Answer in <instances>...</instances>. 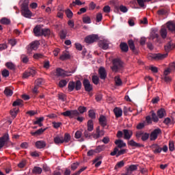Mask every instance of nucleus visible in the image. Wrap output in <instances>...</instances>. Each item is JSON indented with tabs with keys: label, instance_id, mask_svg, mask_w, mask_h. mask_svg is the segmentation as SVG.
I'll return each instance as SVG.
<instances>
[{
	"label": "nucleus",
	"instance_id": "09e8293b",
	"mask_svg": "<svg viewBox=\"0 0 175 175\" xmlns=\"http://www.w3.org/2000/svg\"><path fill=\"white\" fill-rule=\"evenodd\" d=\"M66 84H68V81L65 79H62L59 81L58 85L60 88H64V87H66Z\"/></svg>",
	"mask_w": 175,
	"mask_h": 175
},
{
	"label": "nucleus",
	"instance_id": "774afa93",
	"mask_svg": "<svg viewBox=\"0 0 175 175\" xmlns=\"http://www.w3.org/2000/svg\"><path fill=\"white\" fill-rule=\"evenodd\" d=\"M43 85V79H38L36 81V85L37 87H40V85Z\"/></svg>",
	"mask_w": 175,
	"mask_h": 175
},
{
	"label": "nucleus",
	"instance_id": "3c124183",
	"mask_svg": "<svg viewBox=\"0 0 175 175\" xmlns=\"http://www.w3.org/2000/svg\"><path fill=\"white\" fill-rule=\"evenodd\" d=\"M65 13L68 18H72V17H73V12L72 10H70V9L66 10Z\"/></svg>",
	"mask_w": 175,
	"mask_h": 175
},
{
	"label": "nucleus",
	"instance_id": "6ab92c4d",
	"mask_svg": "<svg viewBox=\"0 0 175 175\" xmlns=\"http://www.w3.org/2000/svg\"><path fill=\"white\" fill-rule=\"evenodd\" d=\"M53 142L56 146H59V144H63L64 143V137L57 135L53 138Z\"/></svg>",
	"mask_w": 175,
	"mask_h": 175
},
{
	"label": "nucleus",
	"instance_id": "864d4df0",
	"mask_svg": "<svg viewBox=\"0 0 175 175\" xmlns=\"http://www.w3.org/2000/svg\"><path fill=\"white\" fill-rule=\"evenodd\" d=\"M92 82L94 83V84H95L96 85H98V84H99V77L98 76H96V75L92 76Z\"/></svg>",
	"mask_w": 175,
	"mask_h": 175
},
{
	"label": "nucleus",
	"instance_id": "a19ab883",
	"mask_svg": "<svg viewBox=\"0 0 175 175\" xmlns=\"http://www.w3.org/2000/svg\"><path fill=\"white\" fill-rule=\"evenodd\" d=\"M124 165H125V162H124V161H120V162H118L117 164L115 165V170H118V169L124 167Z\"/></svg>",
	"mask_w": 175,
	"mask_h": 175
},
{
	"label": "nucleus",
	"instance_id": "a211bd4d",
	"mask_svg": "<svg viewBox=\"0 0 175 175\" xmlns=\"http://www.w3.org/2000/svg\"><path fill=\"white\" fill-rule=\"evenodd\" d=\"M99 124L103 126V128H105L106 125H107V118H106V116L101 115L100 116V118H98Z\"/></svg>",
	"mask_w": 175,
	"mask_h": 175
},
{
	"label": "nucleus",
	"instance_id": "f704fd0d",
	"mask_svg": "<svg viewBox=\"0 0 175 175\" xmlns=\"http://www.w3.org/2000/svg\"><path fill=\"white\" fill-rule=\"evenodd\" d=\"M12 106H14V107H16V106H24V101L21 99H16L12 103Z\"/></svg>",
	"mask_w": 175,
	"mask_h": 175
},
{
	"label": "nucleus",
	"instance_id": "338daca9",
	"mask_svg": "<svg viewBox=\"0 0 175 175\" xmlns=\"http://www.w3.org/2000/svg\"><path fill=\"white\" fill-rule=\"evenodd\" d=\"M162 79L167 83H169L170 81H172V78L169 76H163Z\"/></svg>",
	"mask_w": 175,
	"mask_h": 175
},
{
	"label": "nucleus",
	"instance_id": "b1692460",
	"mask_svg": "<svg viewBox=\"0 0 175 175\" xmlns=\"http://www.w3.org/2000/svg\"><path fill=\"white\" fill-rule=\"evenodd\" d=\"M115 144L118 146L117 148H122L123 147H126V144L124 142L122 139L116 140Z\"/></svg>",
	"mask_w": 175,
	"mask_h": 175
},
{
	"label": "nucleus",
	"instance_id": "8fccbe9b",
	"mask_svg": "<svg viewBox=\"0 0 175 175\" xmlns=\"http://www.w3.org/2000/svg\"><path fill=\"white\" fill-rule=\"evenodd\" d=\"M150 138V133H144L142 135V137H141V139L142 142H146V140H148Z\"/></svg>",
	"mask_w": 175,
	"mask_h": 175
},
{
	"label": "nucleus",
	"instance_id": "2eb2a0df",
	"mask_svg": "<svg viewBox=\"0 0 175 175\" xmlns=\"http://www.w3.org/2000/svg\"><path fill=\"white\" fill-rule=\"evenodd\" d=\"M151 148L154 154H161L162 152V148L157 144H154L151 146Z\"/></svg>",
	"mask_w": 175,
	"mask_h": 175
},
{
	"label": "nucleus",
	"instance_id": "412c9836",
	"mask_svg": "<svg viewBox=\"0 0 175 175\" xmlns=\"http://www.w3.org/2000/svg\"><path fill=\"white\" fill-rule=\"evenodd\" d=\"M157 14L158 16H166L167 14V9L166 8H162V6H160L159 8V10L157 12Z\"/></svg>",
	"mask_w": 175,
	"mask_h": 175
},
{
	"label": "nucleus",
	"instance_id": "37998d69",
	"mask_svg": "<svg viewBox=\"0 0 175 175\" xmlns=\"http://www.w3.org/2000/svg\"><path fill=\"white\" fill-rule=\"evenodd\" d=\"M70 58V55L68 53H63V54L60 56L59 59L61 61H65V59H69Z\"/></svg>",
	"mask_w": 175,
	"mask_h": 175
},
{
	"label": "nucleus",
	"instance_id": "f3484780",
	"mask_svg": "<svg viewBox=\"0 0 175 175\" xmlns=\"http://www.w3.org/2000/svg\"><path fill=\"white\" fill-rule=\"evenodd\" d=\"M128 145L131 146V147H135V148H141V147H144V145L142 144H139L133 139H131L128 142Z\"/></svg>",
	"mask_w": 175,
	"mask_h": 175
},
{
	"label": "nucleus",
	"instance_id": "7c9ffc66",
	"mask_svg": "<svg viewBox=\"0 0 175 175\" xmlns=\"http://www.w3.org/2000/svg\"><path fill=\"white\" fill-rule=\"evenodd\" d=\"M44 131H46V129H40L35 132H31V135L32 136H40V135H42Z\"/></svg>",
	"mask_w": 175,
	"mask_h": 175
},
{
	"label": "nucleus",
	"instance_id": "39448f33",
	"mask_svg": "<svg viewBox=\"0 0 175 175\" xmlns=\"http://www.w3.org/2000/svg\"><path fill=\"white\" fill-rule=\"evenodd\" d=\"M9 141V134L5 133L3 135V137H0V150L1 148H3V147H5V146L6 147H9V146H13V143L12 142H9V144H8V142Z\"/></svg>",
	"mask_w": 175,
	"mask_h": 175
},
{
	"label": "nucleus",
	"instance_id": "680f3d73",
	"mask_svg": "<svg viewBox=\"0 0 175 175\" xmlns=\"http://www.w3.org/2000/svg\"><path fill=\"white\" fill-rule=\"evenodd\" d=\"M163 122L165 125H172V119H170V118H166Z\"/></svg>",
	"mask_w": 175,
	"mask_h": 175
},
{
	"label": "nucleus",
	"instance_id": "c9c22d12",
	"mask_svg": "<svg viewBox=\"0 0 175 175\" xmlns=\"http://www.w3.org/2000/svg\"><path fill=\"white\" fill-rule=\"evenodd\" d=\"M100 159H102V156L98 157H96L94 161H93V163H96L95 164V167H99V166H100V165H102V161H100ZM97 162V163H96Z\"/></svg>",
	"mask_w": 175,
	"mask_h": 175
},
{
	"label": "nucleus",
	"instance_id": "2f4dec72",
	"mask_svg": "<svg viewBox=\"0 0 175 175\" xmlns=\"http://www.w3.org/2000/svg\"><path fill=\"white\" fill-rule=\"evenodd\" d=\"M88 131L89 132H92V131H94V121H92V120H90L88 121Z\"/></svg>",
	"mask_w": 175,
	"mask_h": 175
},
{
	"label": "nucleus",
	"instance_id": "69168bd1",
	"mask_svg": "<svg viewBox=\"0 0 175 175\" xmlns=\"http://www.w3.org/2000/svg\"><path fill=\"white\" fill-rule=\"evenodd\" d=\"M169 150L171 152L174 151V142L173 141H170L169 142Z\"/></svg>",
	"mask_w": 175,
	"mask_h": 175
},
{
	"label": "nucleus",
	"instance_id": "49530a36",
	"mask_svg": "<svg viewBox=\"0 0 175 175\" xmlns=\"http://www.w3.org/2000/svg\"><path fill=\"white\" fill-rule=\"evenodd\" d=\"M5 66L11 70H14V69H16V66L12 62H7Z\"/></svg>",
	"mask_w": 175,
	"mask_h": 175
},
{
	"label": "nucleus",
	"instance_id": "13d9d810",
	"mask_svg": "<svg viewBox=\"0 0 175 175\" xmlns=\"http://www.w3.org/2000/svg\"><path fill=\"white\" fill-rule=\"evenodd\" d=\"M21 59L22 62H23V64H27V62H28V61H29V59H28V56H27L25 55H21Z\"/></svg>",
	"mask_w": 175,
	"mask_h": 175
},
{
	"label": "nucleus",
	"instance_id": "0e129e2a",
	"mask_svg": "<svg viewBox=\"0 0 175 175\" xmlns=\"http://www.w3.org/2000/svg\"><path fill=\"white\" fill-rule=\"evenodd\" d=\"M78 111H79V113H80L81 114H83V113H85V111H87V107L80 106V107L78 108Z\"/></svg>",
	"mask_w": 175,
	"mask_h": 175
},
{
	"label": "nucleus",
	"instance_id": "20e7f679",
	"mask_svg": "<svg viewBox=\"0 0 175 175\" xmlns=\"http://www.w3.org/2000/svg\"><path fill=\"white\" fill-rule=\"evenodd\" d=\"M81 81L80 80H77L76 82L70 81L68 83V88L70 92L76 90V91H80L81 90Z\"/></svg>",
	"mask_w": 175,
	"mask_h": 175
},
{
	"label": "nucleus",
	"instance_id": "1a4fd4ad",
	"mask_svg": "<svg viewBox=\"0 0 175 175\" xmlns=\"http://www.w3.org/2000/svg\"><path fill=\"white\" fill-rule=\"evenodd\" d=\"M126 152V150L125 149H122L120 150H118V148L116 147L113 149V151L110 153V155L111 157H114L116 155L117 157H120V155H124Z\"/></svg>",
	"mask_w": 175,
	"mask_h": 175
},
{
	"label": "nucleus",
	"instance_id": "79ce46f5",
	"mask_svg": "<svg viewBox=\"0 0 175 175\" xmlns=\"http://www.w3.org/2000/svg\"><path fill=\"white\" fill-rule=\"evenodd\" d=\"M70 139V134L66 133L64 134V137H63V143H69Z\"/></svg>",
	"mask_w": 175,
	"mask_h": 175
},
{
	"label": "nucleus",
	"instance_id": "a878e982",
	"mask_svg": "<svg viewBox=\"0 0 175 175\" xmlns=\"http://www.w3.org/2000/svg\"><path fill=\"white\" fill-rule=\"evenodd\" d=\"M157 114L159 118H163V117H165L166 116V111L165 110V109L161 108L157 111Z\"/></svg>",
	"mask_w": 175,
	"mask_h": 175
},
{
	"label": "nucleus",
	"instance_id": "bf43d9fd",
	"mask_svg": "<svg viewBox=\"0 0 175 175\" xmlns=\"http://www.w3.org/2000/svg\"><path fill=\"white\" fill-rule=\"evenodd\" d=\"M88 113H89V117L90 118H92V120H95V118H96L95 111H94V110H90Z\"/></svg>",
	"mask_w": 175,
	"mask_h": 175
},
{
	"label": "nucleus",
	"instance_id": "603ef678",
	"mask_svg": "<svg viewBox=\"0 0 175 175\" xmlns=\"http://www.w3.org/2000/svg\"><path fill=\"white\" fill-rule=\"evenodd\" d=\"M26 165L27 161L25 160H22L19 163H18L17 166L19 167V169H24Z\"/></svg>",
	"mask_w": 175,
	"mask_h": 175
},
{
	"label": "nucleus",
	"instance_id": "de8ad7c7",
	"mask_svg": "<svg viewBox=\"0 0 175 175\" xmlns=\"http://www.w3.org/2000/svg\"><path fill=\"white\" fill-rule=\"evenodd\" d=\"M18 113V108L14 109L10 111V114H11L12 118H16V117H17Z\"/></svg>",
	"mask_w": 175,
	"mask_h": 175
},
{
	"label": "nucleus",
	"instance_id": "9b49d317",
	"mask_svg": "<svg viewBox=\"0 0 175 175\" xmlns=\"http://www.w3.org/2000/svg\"><path fill=\"white\" fill-rule=\"evenodd\" d=\"M96 40H98V36L95 34L90 35L85 38V43H88V44H91V43H94Z\"/></svg>",
	"mask_w": 175,
	"mask_h": 175
},
{
	"label": "nucleus",
	"instance_id": "6e6d98bb",
	"mask_svg": "<svg viewBox=\"0 0 175 175\" xmlns=\"http://www.w3.org/2000/svg\"><path fill=\"white\" fill-rule=\"evenodd\" d=\"M152 119L154 122H158L159 121L158 116L154 111H152Z\"/></svg>",
	"mask_w": 175,
	"mask_h": 175
},
{
	"label": "nucleus",
	"instance_id": "a18cd8bd",
	"mask_svg": "<svg viewBox=\"0 0 175 175\" xmlns=\"http://www.w3.org/2000/svg\"><path fill=\"white\" fill-rule=\"evenodd\" d=\"M4 94L6 96H12V95H13V90H10L9 88H6L4 90Z\"/></svg>",
	"mask_w": 175,
	"mask_h": 175
},
{
	"label": "nucleus",
	"instance_id": "bb28decb",
	"mask_svg": "<svg viewBox=\"0 0 175 175\" xmlns=\"http://www.w3.org/2000/svg\"><path fill=\"white\" fill-rule=\"evenodd\" d=\"M98 46L100 49H103V50H107V49H109V43L106 41H100Z\"/></svg>",
	"mask_w": 175,
	"mask_h": 175
},
{
	"label": "nucleus",
	"instance_id": "9d476101",
	"mask_svg": "<svg viewBox=\"0 0 175 175\" xmlns=\"http://www.w3.org/2000/svg\"><path fill=\"white\" fill-rule=\"evenodd\" d=\"M162 131L161 129H154L150 135V139L152 142L154 140H157L158 139V135L161 134Z\"/></svg>",
	"mask_w": 175,
	"mask_h": 175
},
{
	"label": "nucleus",
	"instance_id": "6e6552de",
	"mask_svg": "<svg viewBox=\"0 0 175 175\" xmlns=\"http://www.w3.org/2000/svg\"><path fill=\"white\" fill-rule=\"evenodd\" d=\"M83 87L85 88V91H86V92H91V91H92V90H94L92 85H91V83L90 82V80H88L87 79H83Z\"/></svg>",
	"mask_w": 175,
	"mask_h": 175
},
{
	"label": "nucleus",
	"instance_id": "c03bdc74",
	"mask_svg": "<svg viewBox=\"0 0 175 175\" xmlns=\"http://www.w3.org/2000/svg\"><path fill=\"white\" fill-rule=\"evenodd\" d=\"M160 33L163 39H165L166 36H167V30L165 27H162Z\"/></svg>",
	"mask_w": 175,
	"mask_h": 175
},
{
	"label": "nucleus",
	"instance_id": "e2e57ef3",
	"mask_svg": "<svg viewBox=\"0 0 175 175\" xmlns=\"http://www.w3.org/2000/svg\"><path fill=\"white\" fill-rule=\"evenodd\" d=\"M57 17L59 18H64V10L58 8Z\"/></svg>",
	"mask_w": 175,
	"mask_h": 175
},
{
	"label": "nucleus",
	"instance_id": "f03ea898",
	"mask_svg": "<svg viewBox=\"0 0 175 175\" xmlns=\"http://www.w3.org/2000/svg\"><path fill=\"white\" fill-rule=\"evenodd\" d=\"M124 62L120 59L116 58L112 61V66H111V69L112 72L118 73L119 72H122V70H124Z\"/></svg>",
	"mask_w": 175,
	"mask_h": 175
},
{
	"label": "nucleus",
	"instance_id": "4c0bfd02",
	"mask_svg": "<svg viewBox=\"0 0 175 175\" xmlns=\"http://www.w3.org/2000/svg\"><path fill=\"white\" fill-rule=\"evenodd\" d=\"M20 3H22L21 9L29 8L28 5L29 3V0H21Z\"/></svg>",
	"mask_w": 175,
	"mask_h": 175
},
{
	"label": "nucleus",
	"instance_id": "72a5a7b5",
	"mask_svg": "<svg viewBox=\"0 0 175 175\" xmlns=\"http://www.w3.org/2000/svg\"><path fill=\"white\" fill-rule=\"evenodd\" d=\"M42 172H43V170L40 167L35 166L32 170L33 174H42Z\"/></svg>",
	"mask_w": 175,
	"mask_h": 175
},
{
	"label": "nucleus",
	"instance_id": "f8f14e48",
	"mask_svg": "<svg viewBox=\"0 0 175 175\" xmlns=\"http://www.w3.org/2000/svg\"><path fill=\"white\" fill-rule=\"evenodd\" d=\"M99 77L101 80H106L107 77V72L104 67H100L98 69Z\"/></svg>",
	"mask_w": 175,
	"mask_h": 175
},
{
	"label": "nucleus",
	"instance_id": "7ed1b4c3",
	"mask_svg": "<svg viewBox=\"0 0 175 175\" xmlns=\"http://www.w3.org/2000/svg\"><path fill=\"white\" fill-rule=\"evenodd\" d=\"M62 116H64V117H69V118H76L77 121H79V122H83V117H79L80 116V113L78 110H71V111H66L62 113Z\"/></svg>",
	"mask_w": 175,
	"mask_h": 175
},
{
	"label": "nucleus",
	"instance_id": "4d7b16f0",
	"mask_svg": "<svg viewBox=\"0 0 175 175\" xmlns=\"http://www.w3.org/2000/svg\"><path fill=\"white\" fill-rule=\"evenodd\" d=\"M83 23H84V24H91V18H90V16H83Z\"/></svg>",
	"mask_w": 175,
	"mask_h": 175
},
{
	"label": "nucleus",
	"instance_id": "cd10ccee",
	"mask_svg": "<svg viewBox=\"0 0 175 175\" xmlns=\"http://www.w3.org/2000/svg\"><path fill=\"white\" fill-rule=\"evenodd\" d=\"M43 121H44V118H37L36 120L33 122V125H38L39 126H43Z\"/></svg>",
	"mask_w": 175,
	"mask_h": 175
},
{
	"label": "nucleus",
	"instance_id": "dca6fc26",
	"mask_svg": "<svg viewBox=\"0 0 175 175\" xmlns=\"http://www.w3.org/2000/svg\"><path fill=\"white\" fill-rule=\"evenodd\" d=\"M36 73V71H35V70L30 69L23 73V79H28V77H29L31 76H32V77H33V76H35Z\"/></svg>",
	"mask_w": 175,
	"mask_h": 175
},
{
	"label": "nucleus",
	"instance_id": "0eeeda50",
	"mask_svg": "<svg viewBox=\"0 0 175 175\" xmlns=\"http://www.w3.org/2000/svg\"><path fill=\"white\" fill-rule=\"evenodd\" d=\"M76 70H73L72 71H65L62 68H57L56 69V76H62L65 77L66 76H72V73H75Z\"/></svg>",
	"mask_w": 175,
	"mask_h": 175
},
{
	"label": "nucleus",
	"instance_id": "4468645a",
	"mask_svg": "<svg viewBox=\"0 0 175 175\" xmlns=\"http://www.w3.org/2000/svg\"><path fill=\"white\" fill-rule=\"evenodd\" d=\"M133 135V131L132 130L124 129L123 130V136L124 140H129L132 135Z\"/></svg>",
	"mask_w": 175,
	"mask_h": 175
},
{
	"label": "nucleus",
	"instance_id": "393cba45",
	"mask_svg": "<svg viewBox=\"0 0 175 175\" xmlns=\"http://www.w3.org/2000/svg\"><path fill=\"white\" fill-rule=\"evenodd\" d=\"M120 48L123 53H128V51L129 50V46H128V44L126 42H121L120 44Z\"/></svg>",
	"mask_w": 175,
	"mask_h": 175
},
{
	"label": "nucleus",
	"instance_id": "aec40b11",
	"mask_svg": "<svg viewBox=\"0 0 175 175\" xmlns=\"http://www.w3.org/2000/svg\"><path fill=\"white\" fill-rule=\"evenodd\" d=\"M167 28L170 32L175 33V23L169 21L167 23Z\"/></svg>",
	"mask_w": 175,
	"mask_h": 175
},
{
	"label": "nucleus",
	"instance_id": "4be33fe9",
	"mask_svg": "<svg viewBox=\"0 0 175 175\" xmlns=\"http://www.w3.org/2000/svg\"><path fill=\"white\" fill-rule=\"evenodd\" d=\"M119 10H120V12H122V13H126V12H128V8H126V6L123 5H120V7L115 6L114 11L119 12Z\"/></svg>",
	"mask_w": 175,
	"mask_h": 175
},
{
	"label": "nucleus",
	"instance_id": "5701e85b",
	"mask_svg": "<svg viewBox=\"0 0 175 175\" xmlns=\"http://www.w3.org/2000/svg\"><path fill=\"white\" fill-rule=\"evenodd\" d=\"M113 113L116 118H120V117L122 116V109L121 108L115 107L113 109Z\"/></svg>",
	"mask_w": 175,
	"mask_h": 175
},
{
	"label": "nucleus",
	"instance_id": "e433bc0d",
	"mask_svg": "<svg viewBox=\"0 0 175 175\" xmlns=\"http://www.w3.org/2000/svg\"><path fill=\"white\" fill-rule=\"evenodd\" d=\"M0 23L1 24H3V25H10V23H12V21H10V19L3 17L0 20Z\"/></svg>",
	"mask_w": 175,
	"mask_h": 175
},
{
	"label": "nucleus",
	"instance_id": "5fc2aeb1",
	"mask_svg": "<svg viewBox=\"0 0 175 175\" xmlns=\"http://www.w3.org/2000/svg\"><path fill=\"white\" fill-rule=\"evenodd\" d=\"M57 96L58 99H59V100H62V102H65V100H66V95H65L64 94L60 93L57 94Z\"/></svg>",
	"mask_w": 175,
	"mask_h": 175
},
{
	"label": "nucleus",
	"instance_id": "58836bf2",
	"mask_svg": "<svg viewBox=\"0 0 175 175\" xmlns=\"http://www.w3.org/2000/svg\"><path fill=\"white\" fill-rule=\"evenodd\" d=\"M116 85L117 87H120V85H122V81L121 80V78H120V76H116L114 78Z\"/></svg>",
	"mask_w": 175,
	"mask_h": 175
},
{
	"label": "nucleus",
	"instance_id": "c756f323",
	"mask_svg": "<svg viewBox=\"0 0 175 175\" xmlns=\"http://www.w3.org/2000/svg\"><path fill=\"white\" fill-rule=\"evenodd\" d=\"M51 31L50 29H41V36H50Z\"/></svg>",
	"mask_w": 175,
	"mask_h": 175
},
{
	"label": "nucleus",
	"instance_id": "473e14b6",
	"mask_svg": "<svg viewBox=\"0 0 175 175\" xmlns=\"http://www.w3.org/2000/svg\"><path fill=\"white\" fill-rule=\"evenodd\" d=\"M36 147L38 148H44L46 147V142L44 141H38L36 142Z\"/></svg>",
	"mask_w": 175,
	"mask_h": 175
},
{
	"label": "nucleus",
	"instance_id": "052dcab7",
	"mask_svg": "<svg viewBox=\"0 0 175 175\" xmlns=\"http://www.w3.org/2000/svg\"><path fill=\"white\" fill-rule=\"evenodd\" d=\"M103 18V16L102 15V13H98L96 14V23H100Z\"/></svg>",
	"mask_w": 175,
	"mask_h": 175
},
{
	"label": "nucleus",
	"instance_id": "c85d7f7f",
	"mask_svg": "<svg viewBox=\"0 0 175 175\" xmlns=\"http://www.w3.org/2000/svg\"><path fill=\"white\" fill-rule=\"evenodd\" d=\"M33 32L36 36H42V29H40V26H36L33 29Z\"/></svg>",
	"mask_w": 175,
	"mask_h": 175
},
{
	"label": "nucleus",
	"instance_id": "ddd939ff",
	"mask_svg": "<svg viewBox=\"0 0 175 175\" xmlns=\"http://www.w3.org/2000/svg\"><path fill=\"white\" fill-rule=\"evenodd\" d=\"M21 14L26 18H31L32 17V12L29 10V8L21 9Z\"/></svg>",
	"mask_w": 175,
	"mask_h": 175
},
{
	"label": "nucleus",
	"instance_id": "423d86ee",
	"mask_svg": "<svg viewBox=\"0 0 175 175\" xmlns=\"http://www.w3.org/2000/svg\"><path fill=\"white\" fill-rule=\"evenodd\" d=\"M40 45V42L38 40H35L30 43L27 46V54H32V50H38L39 49V46Z\"/></svg>",
	"mask_w": 175,
	"mask_h": 175
},
{
	"label": "nucleus",
	"instance_id": "ea45409f",
	"mask_svg": "<svg viewBox=\"0 0 175 175\" xmlns=\"http://www.w3.org/2000/svg\"><path fill=\"white\" fill-rule=\"evenodd\" d=\"M135 170H137V165H131L127 168V172H129L130 174H132V172H135Z\"/></svg>",
	"mask_w": 175,
	"mask_h": 175
},
{
	"label": "nucleus",
	"instance_id": "f257e3e1",
	"mask_svg": "<svg viewBox=\"0 0 175 175\" xmlns=\"http://www.w3.org/2000/svg\"><path fill=\"white\" fill-rule=\"evenodd\" d=\"M174 49V43L173 42L170 41L165 46V51L167 53L162 54V53H157L152 55L153 59H165L166 57H167V53L169 51H171V50H173Z\"/></svg>",
	"mask_w": 175,
	"mask_h": 175
}]
</instances>
